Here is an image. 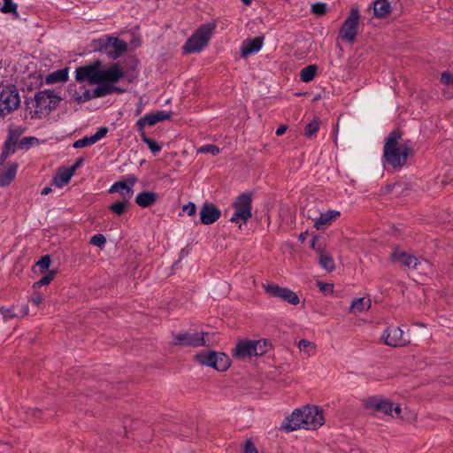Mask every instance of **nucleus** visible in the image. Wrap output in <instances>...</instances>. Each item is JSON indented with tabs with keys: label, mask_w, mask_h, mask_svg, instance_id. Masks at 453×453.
I'll list each match as a JSON object with an SVG mask.
<instances>
[{
	"label": "nucleus",
	"mask_w": 453,
	"mask_h": 453,
	"mask_svg": "<svg viewBox=\"0 0 453 453\" xmlns=\"http://www.w3.org/2000/svg\"><path fill=\"white\" fill-rule=\"evenodd\" d=\"M198 152L210 153L213 156H216L219 153V148L214 144H207V145L202 146L198 150Z\"/></svg>",
	"instance_id": "obj_46"
},
{
	"label": "nucleus",
	"mask_w": 453,
	"mask_h": 453,
	"mask_svg": "<svg viewBox=\"0 0 453 453\" xmlns=\"http://www.w3.org/2000/svg\"><path fill=\"white\" fill-rule=\"evenodd\" d=\"M17 168V164H9L8 167L0 174V186H8L14 180Z\"/></svg>",
	"instance_id": "obj_27"
},
{
	"label": "nucleus",
	"mask_w": 453,
	"mask_h": 453,
	"mask_svg": "<svg viewBox=\"0 0 453 453\" xmlns=\"http://www.w3.org/2000/svg\"><path fill=\"white\" fill-rule=\"evenodd\" d=\"M382 339L386 345L395 348L404 347L411 342L399 326L387 327L382 334Z\"/></svg>",
	"instance_id": "obj_11"
},
{
	"label": "nucleus",
	"mask_w": 453,
	"mask_h": 453,
	"mask_svg": "<svg viewBox=\"0 0 453 453\" xmlns=\"http://www.w3.org/2000/svg\"><path fill=\"white\" fill-rule=\"evenodd\" d=\"M158 196L153 191L144 190L135 196V203L142 208H148L157 203Z\"/></svg>",
	"instance_id": "obj_25"
},
{
	"label": "nucleus",
	"mask_w": 453,
	"mask_h": 453,
	"mask_svg": "<svg viewBox=\"0 0 453 453\" xmlns=\"http://www.w3.org/2000/svg\"><path fill=\"white\" fill-rule=\"evenodd\" d=\"M51 191H52L51 188H50V187H45V188L42 190L41 194H42V195H43V196H46V195H49Z\"/></svg>",
	"instance_id": "obj_64"
},
{
	"label": "nucleus",
	"mask_w": 453,
	"mask_h": 453,
	"mask_svg": "<svg viewBox=\"0 0 453 453\" xmlns=\"http://www.w3.org/2000/svg\"><path fill=\"white\" fill-rule=\"evenodd\" d=\"M141 140L146 143L153 154H157L162 150V146L159 145L156 141L148 137L145 132L139 133Z\"/></svg>",
	"instance_id": "obj_36"
},
{
	"label": "nucleus",
	"mask_w": 453,
	"mask_h": 453,
	"mask_svg": "<svg viewBox=\"0 0 453 453\" xmlns=\"http://www.w3.org/2000/svg\"><path fill=\"white\" fill-rule=\"evenodd\" d=\"M94 144L92 138L90 136H85L81 139H79L74 142L73 148L79 149V148H84L87 146H90Z\"/></svg>",
	"instance_id": "obj_48"
},
{
	"label": "nucleus",
	"mask_w": 453,
	"mask_h": 453,
	"mask_svg": "<svg viewBox=\"0 0 453 453\" xmlns=\"http://www.w3.org/2000/svg\"><path fill=\"white\" fill-rule=\"evenodd\" d=\"M37 142H38L37 138L33 137V136H27L20 140V142L19 143V148L22 149V150L28 149L32 144H34Z\"/></svg>",
	"instance_id": "obj_47"
},
{
	"label": "nucleus",
	"mask_w": 453,
	"mask_h": 453,
	"mask_svg": "<svg viewBox=\"0 0 453 453\" xmlns=\"http://www.w3.org/2000/svg\"><path fill=\"white\" fill-rule=\"evenodd\" d=\"M0 11L5 14H12L14 19L19 18L18 4L14 3L13 0H3Z\"/></svg>",
	"instance_id": "obj_32"
},
{
	"label": "nucleus",
	"mask_w": 453,
	"mask_h": 453,
	"mask_svg": "<svg viewBox=\"0 0 453 453\" xmlns=\"http://www.w3.org/2000/svg\"><path fill=\"white\" fill-rule=\"evenodd\" d=\"M265 290L270 296L280 298L290 304L296 305L300 303L297 294L288 288L280 287L277 284H267L265 286Z\"/></svg>",
	"instance_id": "obj_12"
},
{
	"label": "nucleus",
	"mask_w": 453,
	"mask_h": 453,
	"mask_svg": "<svg viewBox=\"0 0 453 453\" xmlns=\"http://www.w3.org/2000/svg\"><path fill=\"white\" fill-rule=\"evenodd\" d=\"M84 163V158L83 157H79L75 162L74 164L67 168L69 171L72 172L73 174H74L75 171L80 168Z\"/></svg>",
	"instance_id": "obj_59"
},
{
	"label": "nucleus",
	"mask_w": 453,
	"mask_h": 453,
	"mask_svg": "<svg viewBox=\"0 0 453 453\" xmlns=\"http://www.w3.org/2000/svg\"><path fill=\"white\" fill-rule=\"evenodd\" d=\"M398 4L399 0H375L372 6L374 17L382 19L388 16Z\"/></svg>",
	"instance_id": "obj_21"
},
{
	"label": "nucleus",
	"mask_w": 453,
	"mask_h": 453,
	"mask_svg": "<svg viewBox=\"0 0 453 453\" xmlns=\"http://www.w3.org/2000/svg\"><path fill=\"white\" fill-rule=\"evenodd\" d=\"M173 343L180 346L203 347L206 345L204 334L180 333L173 336Z\"/></svg>",
	"instance_id": "obj_14"
},
{
	"label": "nucleus",
	"mask_w": 453,
	"mask_h": 453,
	"mask_svg": "<svg viewBox=\"0 0 453 453\" xmlns=\"http://www.w3.org/2000/svg\"><path fill=\"white\" fill-rule=\"evenodd\" d=\"M62 98L50 89L38 91L35 95L36 118H42V115H48L50 112L57 109Z\"/></svg>",
	"instance_id": "obj_4"
},
{
	"label": "nucleus",
	"mask_w": 453,
	"mask_h": 453,
	"mask_svg": "<svg viewBox=\"0 0 453 453\" xmlns=\"http://www.w3.org/2000/svg\"><path fill=\"white\" fill-rule=\"evenodd\" d=\"M371 300L365 297L357 298L352 301L349 310L351 312H363L371 308Z\"/></svg>",
	"instance_id": "obj_30"
},
{
	"label": "nucleus",
	"mask_w": 453,
	"mask_h": 453,
	"mask_svg": "<svg viewBox=\"0 0 453 453\" xmlns=\"http://www.w3.org/2000/svg\"><path fill=\"white\" fill-rule=\"evenodd\" d=\"M137 181V178L134 175H128L125 180L116 181L109 188L108 193L118 192L121 196L122 199L130 201L134 195L133 187Z\"/></svg>",
	"instance_id": "obj_13"
},
{
	"label": "nucleus",
	"mask_w": 453,
	"mask_h": 453,
	"mask_svg": "<svg viewBox=\"0 0 453 453\" xmlns=\"http://www.w3.org/2000/svg\"><path fill=\"white\" fill-rule=\"evenodd\" d=\"M318 71V66L316 65H310L302 69L300 73V79L303 82H310L311 81Z\"/></svg>",
	"instance_id": "obj_33"
},
{
	"label": "nucleus",
	"mask_w": 453,
	"mask_h": 453,
	"mask_svg": "<svg viewBox=\"0 0 453 453\" xmlns=\"http://www.w3.org/2000/svg\"><path fill=\"white\" fill-rule=\"evenodd\" d=\"M340 216V211L329 210L325 213H320L319 217L312 219L314 227L317 230H324L332 224Z\"/></svg>",
	"instance_id": "obj_24"
},
{
	"label": "nucleus",
	"mask_w": 453,
	"mask_h": 453,
	"mask_svg": "<svg viewBox=\"0 0 453 453\" xmlns=\"http://www.w3.org/2000/svg\"><path fill=\"white\" fill-rule=\"evenodd\" d=\"M73 100L78 104H82L92 99L89 89L85 90L82 95H77L75 92Z\"/></svg>",
	"instance_id": "obj_52"
},
{
	"label": "nucleus",
	"mask_w": 453,
	"mask_h": 453,
	"mask_svg": "<svg viewBox=\"0 0 453 453\" xmlns=\"http://www.w3.org/2000/svg\"><path fill=\"white\" fill-rule=\"evenodd\" d=\"M108 131H109L108 127H102L98 128V130L96 132V134H94L93 135H90L94 144L96 142H98L99 140H101L102 138H104L107 134Z\"/></svg>",
	"instance_id": "obj_51"
},
{
	"label": "nucleus",
	"mask_w": 453,
	"mask_h": 453,
	"mask_svg": "<svg viewBox=\"0 0 453 453\" xmlns=\"http://www.w3.org/2000/svg\"><path fill=\"white\" fill-rule=\"evenodd\" d=\"M25 418L29 422H36L39 420H44L49 418L50 415L38 408H29L24 411Z\"/></svg>",
	"instance_id": "obj_28"
},
{
	"label": "nucleus",
	"mask_w": 453,
	"mask_h": 453,
	"mask_svg": "<svg viewBox=\"0 0 453 453\" xmlns=\"http://www.w3.org/2000/svg\"><path fill=\"white\" fill-rule=\"evenodd\" d=\"M287 128H288V127H287V126H285V125H281V126H280V127L276 129V132H275L276 135H277V136H280V135H282V134H285V132L287 131Z\"/></svg>",
	"instance_id": "obj_61"
},
{
	"label": "nucleus",
	"mask_w": 453,
	"mask_h": 453,
	"mask_svg": "<svg viewBox=\"0 0 453 453\" xmlns=\"http://www.w3.org/2000/svg\"><path fill=\"white\" fill-rule=\"evenodd\" d=\"M234 212L230 218L231 222L238 223L242 221L247 223L252 217V196L250 193H242L239 195L233 203Z\"/></svg>",
	"instance_id": "obj_7"
},
{
	"label": "nucleus",
	"mask_w": 453,
	"mask_h": 453,
	"mask_svg": "<svg viewBox=\"0 0 453 453\" xmlns=\"http://www.w3.org/2000/svg\"><path fill=\"white\" fill-rule=\"evenodd\" d=\"M90 243L98 248H103L106 243V238L102 234H96L91 237Z\"/></svg>",
	"instance_id": "obj_45"
},
{
	"label": "nucleus",
	"mask_w": 453,
	"mask_h": 453,
	"mask_svg": "<svg viewBox=\"0 0 453 453\" xmlns=\"http://www.w3.org/2000/svg\"><path fill=\"white\" fill-rule=\"evenodd\" d=\"M359 10L357 8H351L348 18L345 19L339 32V36L349 42L353 43L357 35L359 24Z\"/></svg>",
	"instance_id": "obj_9"
},
{
	"label": "nucleus",
	"mask_w": 453,
	"mask_h": 453,
	"mask_svg": "<svg viewBox=\"0 0 453 453\" xmlns=\"http://www.w3.org/2000/svg\"><path fill=\"white\" fill-rule=\"evenodd\" d=\"M402 132L399 129L391 131L385 139L383 146L382 163L384 166L399 169L404 166L408 157L413 154L411 142L400 144Z\"/></svg>",
	"instance_id": "obj_1"
},
{
	"label": "nucleus",
	"mask_w": 453,
	"mask_h": 453,
	"mask_svg": "<svg viewBox=\"0 0 453 453\" xmlns=\"http://www.w3.org/2000/svg\"><path fill=\"white\" fill-rule=\"evenodd\" d=\"M441 82L446 85L453 86V73L449 72H443L441 75Z\"/></svg>",
	"instance_id": "obj_55"
},
{
	"label": "nucleus",
	"mask_w": 453,
	"mask_h": 453,
	"mask_svg": "<svg viewBox=\"0 0 453 453\" xmlns=\"http://www.w3.org/2000/svg\"><path fill=\"white\" fill-rule=\"evenodd\" d=\"M254 346L256 347V354L255 356H262L265 354L271 345L267 342L266 340H258V341H253Z\"/></svg>",
	"instance_id": "obj_40"
},
{
	"label": "nucleus",
	"mask_w": 453,
	"mask_h": 453,
	"mask_svg": "<svg viewBox=\"0 0 453 453\" xmlns=\"http://www.w3.org/2000/svg\"><path fill=\"white\" fill-rule=\"evenodd\" d=\"M320 127V120L319 118H314L311 122H309L304 128V134L308 137H311L316 135Z\"/></svg>",
	"instance_id": "obj_39"
},
{
	"label": "nucleus",
	"mask_w": 453,
	"mask_h": 453,
	"mask_svg": "<svg viewBox=\"0 0 453 453\" xmlns=\"http://www.w3.org/2000/svg\"><path fill=\"white\" fill-rule=\"evenodd\" d=\"M216 27L215 23L202 25L183 45L184 53L200 52L208 44Z\"/></svg>",
	"instance_id": "obj_3"
},
{
	"label": "nucleus",
	"mask_w": 453,
	"mask_h": 453,
	"mask_svg": "<svg viewBox=\"0 0 453 453\" xmlns=\"http://www.w3.org/2000/svg\"><path fill=\"white\" fill-rule=\"evenodd\" d=\"M73 174L67 168L58 172L53 178V183L58 188H62L69 183Z\"/></svg>",
	"instance_id": "obj_31"
},
{
	"label": "nucleus",
	"mask_w": 453,
	"mask_h": 453,
	"mask_svg": "<svg viewBox=\"0 0 453 453\" xmlns=\"http://www.w3.org/2000/svg\"><path fill=\"white\" fill-rule=\"evenodd\" d=\"M15 308H16L17 315L19 318H24L29 312V307H28V304H27V303H24L21 305H17V306H15Z\"/></svg>",
	"instance_id": "obj_54"
},
{
	"label": "nucleus",
	"mask_w": 453,
	"mask_h": 453,
	"mask_svg": "<svg viewBox=\"0 0 453 453\" xmlns=\"http://www.w3.org/2000/svg\"><path fill=\"white\" fill-rule=\"evenodd\" d=\"M319 240V235H314L312 237V242H311V248L315 250H317L319 253L322 252L320 247H318L317 248V242Z\"/></svg>",
	"instance_id": "obj_60"
},
{
	"label": "nucleus",
	"mask_w": 453,
	"mask_h": 453,
	"mask_svg": "<svg viewBox=\"0 0 453 453\" xmlns=\"http://www.w3.org/2000/svg\"><path fill=\"white\" fill-rule=\"evenodd\" d=\"M318 287L319 288V290L323 292L326 295L332 294L334 291V285L330 283H325L322 281L317 282Z\"/></svg>",
	"instance_id": "obj_53"
},
{
	"label": "nucleus",
	"mask_w": 453,
	"mask_h": 453,
	"mask_svg": "<svg viewBox=\"0 0 453 453\" xmlns=\"http://www.w3.org/2000/svg\"><path fill=\"white\" fill-rule=\"evenodd\" d=\"M243 452L244 453H258L254 443L250 440H248L245 441Z\"/></svg>",
	"instance_id": "obj_57"
},
{
	"label": "nucleus",
	"mask_w": 453,
	"mask_h": 453,
	"mask_svg": "<svg viewBox=\"0 0 453 453\" xmlns=\"http://www.w3.org/2000/svg\"><path fill=\"white\" fill-rule=\"evenodd\" d=\"M183 211H187L188 215L193 216L196 212V206L194 203L189 202L188 204L183 206Z\"/></svg>",
	"instance_id": "obj_58"
},
{
	"label": "nucleus",
	"mask_w": 453,
	"mask_h": 453,
	"mask_svg": "<svg viewBox=\"0 0 453 453\" xmlns=\"http://www.w3.org/2000/svg\"><path fill=\"white\" fill-rule=\"evenodd\" d=\"M311 12L316 16L322 17L327 12V4L323 2H316L311 4Z\"/></svg>",
	"instance_id": "obj_41"
},
{
	"label": "nucleus",
	"mask_w": 453,
	"mask_h": 453,
	"mask_svg": "<svg viewBox=\"0 0 453 453\" xmlns=\"http://www.w3.org/2000/svg\"><path fill=\"white\" fill-rule=\"evenodd\" d=\"M97 84L100 97H104L113 93L122 94L126 92V89L117 87L114 84L106 83L104 81Z\"/></svg>",
	"instance_id": "obj_29"
},
{
	"label": "nucleus",
	"mask_w": 453,
	"mask_h": 453,
	"mask_svg": "<svg viewBox=\"0 0 453 453\" xmlns=\"http://www.w3.org/2000/svg\"><path fill=\"white\" fill-rule=\"evenodd\" d=\"M264 43L262 36H257L252 39L245 40L241 45V57L247 58L248 56L258 52Z\"/></svg>",
	"instance_id": "obj_23"
},
{
	"label": "nucleus",
	"mask_w": 453,
	"mask_h": 453,
	"mask_svg": "<svg viewBox=\"0 0 453 453\" xmlns=\"http://www.w3.org/2000/svg\"><path fill=\"white\" fill-rule=\"evenodd\" d=\"M391 259L394 262L399 263L402 265H404L408 268L417 269L418 265V260L415 256H412L407 252L395 250L391 253Z\"/></svg>",
	"instance_id": "obj_22"
},
{
	"label": "nucleus",
	"mask_w": 453,
	"mask_h": 453,
	"mask_svg": "<svg viewBox=\"0 0 453 453\" xmlns=\"http://www.w3.org/2000/svg\"><path fill=\"white\" fill-rule=\"evenodd\" d=\"M319 263L321 267L328 272H332L335 268V264L333 257L330 255L323 252L319 253Z\"/></svg>",
	"instance_id": "obj_34"
},
{
	"label": "nucleus",
	"mask_w": 453,
	"mask_h": 453,
	"mask_svg": "<svg viewBox=\"0 0 453 453\" xmlns=\"http://www.w3.org/2000/svg\"><path fill=\"white\" fill-rule=\"evenodd\" d=\"M29 301H30L31 303H33L35 305H39V304H41V303H42V301H43L42 295L40 292H38V291H35V292L31 295V296H30V298H29Z\"/></svg>",
	"instance_id": "obj_56"
},
{
	"label": "nucleus",
	"mask_w": 453,
	"mask_h": 453,
	"mask_svg": "<svg viewBox=\"0 0 453 453\" xmlns=\"http://www.w3.org/2000/svg\"><path fill=\"white\" fill-rule=\"evenodd\" d=\"M302 409H296L292 414L287 417L281 425V429L286 432H292L304 428Z\"/></svg>",
	"instance_id": "obj_19"
},
{
	"label": "nucleus",
	"mask_w": 453,
	"mask_h": 453,
	"mask_svg": "<svg viewBox=\"0 0 453 453\" xmlns=\"http://www.w3.org/2000/svg\"><path fill=\"white\" fill-rule=\"evenodd\" d=\"M51 264V258L49 255L42 256L35 264L41 273L48 271Z\"/></svg>",
	"instance_id": "obj_42"
},
{
	"label": "nucleus",
	"mask_w": 453,
	"mask_h": 453,
	"mask_svg": "<svg viewBox=\"0 0 453 453\" xmlns=\"http://www.w3.org/2000/svg\"><path fill=\"white\" fill-rule=\"evenodd\" d=\"M0 313L3 315L4 319L5 320L19 318L17 315L16 308L15 306H12L11 308H4L2 307L0 309Z\"/></svg>",
	"instance_id": "obj_44"
},
{
	"label": "nucleus",
	"mask_w": 453,
	"mask_h": 453,
	"mask_svg": "<svg viewBox=\"0 0 453 453\" xmlns=\"http://www.w3.org/2000/svg\"><path fill=\"white\" fill-rule=\"evenodd\" d=\"M68 73L69 68L65 67L59 70H57L45 77V83L48 85L58 83V82H65L68 81Z\"/></svg>",
	"instance_id": "obj_26"
},
{
	"label": "nucleus",
	"mask_w": 453,
	"mask_h": 453,
	"mask_svg": "<svg viewBox=\"0 0 453 453\" xmlns=\"http://www.w3.org/2000/svg\"><path fill=\"white\" fill-rule=\"evenodd\" d=\"M108 131H109L108 127H102L98 128V130L96 132V134H94L93 135H90L94 144L96 142H98L99 140H101L102 138H104L107 134Z\"/></svg>",
	"instance_id": "obj_50"
},
{
	"label": "nucleus",
	"mask_w": 453,
	"mask_h": 453,
	"mask_svg": "<svg viewBox=\"0 0 453 453\" xmlns=\"http://www.w3.org/2000/svg\"><path fill=\"white\" fill-rule=\"evenodd\" d=\"M17 144L5 141L4 143L3 150L0 155V165L15 152Z\"/></svg>",
	"instance_id": "obj_37"
},
{
	"label": "nucleus",
	"mask_w": 453,
	"mask_h": 453,
	"mask_svg": "<svg viewBox=\"0 0 453 453\" xmlns=\"http://www.w3.org/2000/svg\"><path fill=\"white\" fill-rule=\"evenodd\" d=\"M402 413V409L400 407L399 404L395 405V407L393 406V415L394 417L396 416H400V414Z\"/></svg>",
	"instance_id": "obj_62"
},
{
	"label": "nucleus",
	"mask_w": 453,
	"mask_h": 453,
	"mask_svg": "<svg viewBox=\"0 0 453 453\" xmlns=\"http://www.w3.org/2000/svg\"><path fill=\"white\" fill-rule=\"evenodd\" d=\"M22 133L23 130L20 127L11 128L8 132L7 139L5 141L17 144Z\"/></svg>",
	"instance_id": "obj_43"
},
{
	"label": "nucleus",
	"mask_w": 453,
	"mask_h": 453,
	"mask_svg": "<svg viewBox=\"0 0 453 453\" xmlns=\"http://www.w3.org/2000/svg\"><path fill=\"white\" fill-rule=\"evenodd\" d=\"M90 95H91L92 99L93 98H99L100 95H99V88H98V87H96V88L90 90Z\"/></svg>",
	"instance_id": "obj_63"
},
{
	"label": "nucleus",
	"mask_w": 453,
	"mask_h": 453,
	"mask_svg": "<svg viewBox=\"0 0 453 453\" xmlns=\"http://www.w3.org/2000/svg\"><path fill=\"white\" fill-rule=\"evenodd\" d=\"M172 118V112L161 111L146 114L144 117L139 119L136 122V130L138 133L145 132L146 126H154L157 123L167 120Z\"/></svg>",
	"instance_id": "obj_15"
},
{
	"label": "nucleus",
	"mask_w": 453,
	"mask_h": 453,
	"mask_svg": "<svg viewBox=\"0 0 453 453\" xmlns=\"http://www.w3.org/2000/svg\"><path fill=\"white\" fill-rule=\"evenodd\" d=\"M94 51L105 54L110 59L115 60L127 50V43L117 37L104 36L94 40L91 43Z\"/></svg>",
	"instance_id": "obj_2"
},
{
	"label": "nucleus",
	"mask_w": 453,
	"mask_h": 453,
	"mask_svg": "<svg viewBox=\"0 0 453 453\" xmlns=\"http://www.w3.org/2000/svg\"><path fill=\"white\" fill-rule=\"evenodd\" d=\"M298 348L300 349L301 351H305L310 355V349H315L316 346L313 342L305 339H302L298 342Z\"/></svg>",
	"instance_id": "obj_49"
},
{
	"label": "nucleus",
	"mask_w": 453,
	"mask_h": 453,
	"mask_svg": "<svg viewBox=\"0 0 453 453\" xmlns=\"http://www.w3.org/2000/svg\"><path fill=\"white\" fill-rule=\"evenodd\" d=\"M232 354L234 358L239 360H244L255 356L256 347L254 346L253 341L242 340L238 342Z\"/></svg>",
	"instance_id": "obj_17"
},
{
	"label": "nucleus",
	"mask_w": 453,
	"mask_h": 453,
	"mask_svg": "<svg viewBox=\"0 0 453 453\" xmlns=\"http://www.w3.org/2000/svg\"><path fill=\"white\" fill-rule=\"evenodd\" d=\"M20 104L19 91L15 85L0 84V116L4 117L14 110L18 109Z\"/></svg>",
	"instance_id": "obj_5"
},
{
	"label": "nucleus",
	"mask_w": 453,
	"mask_h": 453,
	"mask_svg": "<svg viewBox=\"0 0 453 453\" xmlns=\"http://www.w3.org/2000/svg\"><path fill=\"white\" fill-rule=\"evenodd\" d=\"M200 221L203 225H211L221 216L220 210L211 203H205L200 210Z\"/></svg>",
	"instance_id": "obj_18"
},
{
	"label": "nucleus",
	"mask_w": 453,
	"mask_h": 453,
	"mask_svg": "<svg viewBox=\"0 0 453 453\" xmlns=\"http://www.w3.org/2000/svg\"><path fill=\"white\" fill-rule=\"evenodd\" d=\"M125 73L119 64L115 63L107 69L101 68V83L104 81L106 83L114 84L122 79Z\"/></svg>",
	"instance_id": "obj_20"
},
{
	"label": "nucleus",
	"mask_w": 453,
	"mask_h": 453,
	"mask_svg": "<svg viewBox=\"0 0 453 453\" xmlns=\"http://www.w3.org/2000/svg\"><path fill=\"white\" fill-rule=\"evenodd\" d=\"M302 412L304 429H317L325 422L323 411L318 406L307 405L302 408Z\"/></svg>",
	"instance_id": "obj_10"
},
{
	"label": "nucleus",
	"mask_w": 453,
	"mask_h": 453,
	"mask_svg": "<svg viewBox=\"0 0 453 453\" xmlns=\"http://www.w3.org/2000/svg\"><path fill=\"white\" fill-rule=\"evenodd\" d=\"M128 203L129 201L122 199L121 201H117L116 203H111L109 206V210L114 214L120 216L127 211Z\"/></svg>",
	"instance_id": "obj_38"
},
{
	"label": "nucleus",
	"mask_w": 453,
	"mask_h": 453,
	"mask_svg": "<svg viewBox=\"0 0 453 453\" xmlns=\"http://www.w3.org/2000/svg\"><path fill=\"white\" fill-rule=\"evenodd\" d=\"M394 403L388 399L380 396H371L365 402V406L367 409H372L394 417L393 415Z\"/></svg>",
	"instance_id": "obj_16"
},
{
	"label": "nucleus",
	"mask_w": 453,
	"mask_h": 453,
	"mask_svg": "<svg viewBox=\"0 0 453 453\" xmlns=\"http://www.w3.org/2000/svg\"><path fill=\"white\" fill-rule=\"evenodd\" d=\"M57 273H58L57 270L48 271V273L41 280L35 281L33 284L32 288L34 289H37L43 286L49 285L53 280V279L55 278Z\"/></svg>",
	"instance_id": "obj_35"
},
{
	"label": "nucleus",
	"mask_w": 453,
	"mask_h": 453,
	"mask_svg": "<svg viewBox=\"0 0 453 453\" xmlns=\"http://www.w3.org/2000/svg\"><path fill=\"white\" fill-rule=\"evenodd\" d=\"M195 359L201 365L212 367L219 372L226 371L231 361L227 355L217 351H201L195 356Z\"/></svg>",
	"instance_id": "obj_6"
},
{
	"label": "nucleus",
	"mask_w": 453,
	"mask_h": 453,
	"mask_svg": "<svg viewBox=\"0 0 453 453\" xmlns=\"http://www.w3.org/2000/svg\"><path fill=\"white\" fill-rule=\"evenodd\" d=\"M102 65V61L99 59H96L87 65L77 67L75 71L76 81H88V83L90 85L101 83L100 75Z\"/></svg>",
	"instance_id": "obj_8"
}]
</instances>
